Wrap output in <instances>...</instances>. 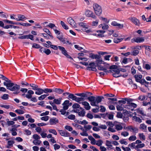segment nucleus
<instances>
[{"instance_id":"f257e3e1","label":"nucleus","mask_w":151,"mask_h":151,"mask_svg":"<svg viewBox=\"0 0 151 151\" xmlns=\"http://www.w3.org/2000/svg\"><path fill=\"white\" fill-rule=\"evenodd\" d=\"M104 97L102 96H98L96 97L91 96H89L88 99L89 101L90 102V104L92 106H98L99 103L101 102Z\"/></svg>"},{"instance_id":"f03ea898","label":"nucleus","mask_w":151,"mask_h":151,"mask_svg":"<svg viewBox=\"0 0 151 151\" xmlns=\"http://www.w3.org/2000/svg\"><path fill=\"white\" fill-rule=\"evenodd\" d=\"M93 8L95 14L97 16H100L102 12V9L100 6L96 3L93 5Z\"/></svg>"},{"instance_id":"7ed1b4c3","label":"nucleus","mask_w":151,"mask_h":151,"mask_svg":"<svg viewBox=\"0 0 151 151\" xmlns=\"http://www.w3.org/2000/svg\"><path fill=\"white\" fill-rule=\"evenodd\" d=\"M116 67H117L116 66ZM115 66H113L111 67L112 69H111L110 71L112 73L114 77H118L122 76L121 74L120 73L119 70L115 68Z\"/></svg>"},{"instance_id":"20e7f679","label":"nucleus","mask_w":151,"mask_h":151,"mask_svg":"<svg viewBox=\"0 0 151 151\" xmlns=\"http://www.w3.org/2000/svg\"><path fill=\"white\" fill-rule=\"evenodd\" d=\"M20 86L16 84H14L12 88H9L8 89L12 91H14V94H18L19 93Z\"/></svg>"},{"instance_id":"39448f33","label":"nucleus","mask_w":151,"mask_h":151,"mask_svg":"<svg viewBox=\"0 0 151 151\" xmlns=\"http://www.w3.org/2000/svg\"><path fill=\"white\" fill-rule=\"evenodd\" d=\"M106 124L108 126H109V127L108 128V130L112 132H116L115 129L113 128L114 126V124L112 122H106Z\"/></svg>"},{"instance_id":"423d86ee","label":"nucleus","mask_w":151,"mask_h":151,"mask_svg":"<svg viewBox=\"0 0 151 151\" xmlns=\"http://www.w3.org/2000/svg\"><path fill=\"white\" fill-rule=\"evenodd\" d=\"M87 69L90 70L96 71L97 69L96 68V63L94 62H91L90 63L88 66L87 68Z\"/></svg>"},{"instance_id":"0eeeda50","label":"nucleus","mask_w":151,"mask_h":151,"mask_svg":"<svg viewBox=\"0 0 151 151\" xmlns=\"http://www.w3.org/2000/svg\"><path fill=\"white\" fill-rule=\"evenodd\" d=\"M85 14L87 17H91L94 19H96V15L93 14L92 12L89 10H86L85 12Z\"/></svg>"},{"instance_id":"6e6552de","label":"nucleus","mask_w":151,"mask_h":151,"mask_svg":"<svg viewBox=\"0 0 151 151\" xmlns=\"http://www.w3.org/2000/svg\"><path fill=\"white\" fill-rule=\"evenodd\" d=\"M58 48L61 51L62 53L67 58H70L71 59H72V58L67 54V51L65 50L64 47L60 46H58Z\"/></svg>"},{"instance_id":"1a4fd4ad","label":"nucleus","mask_w":151,"mask_h":151,"mask_svg":"<svg viewBox=\"0 0 151 151\" xmlns=\"http://www.w3.org/2000/svg\"><path fill=\"white\" fill-rule=\"evenodd\" d=\"M129 20L136 25L139 26L140 24L139 20L135 17H131L129 18Z\"/></svg>"},{"instance_id":"9d476101","label":"nucleus","mask_w":151,"mask_h":151,"mask_svg":"<svg viewBox=\"0 0 151 151\" xmlns=\"http://www.w3.org/2000/svg\"><path fill=\"white\" fill-rule=\"evenodd\" d=\"M6 82H4V86H6L7 89H8L9 88H12V87L14 86V83H11L10 80H9L8 79V80H6L5 81Z\"/></svg>"},{"instance_id":"9b49d317","label":"nucleus","mask_w":151,"mask_h":151,"mask_svg":"<svg viewBox=\"0 0 151 151\" xmlns=\"http://www.w3.org/2000/svg\"><path fill=\"white\" fill-rule=\"evenodd\" d=\"M132 101H129L127 102V105L125 106L124 107L125 108H127L128 109H130V107H133V108H135L136 107L137 105L136 104L131 102Z\"/></svg>"},{"instance_id":"f8f14e48","label":"nucleus","mask_w":151,"mask_h":151,"mask_svg":"<svg viewBox=\"0 0 151 151\" xmlns=\"http://www.w3.org/2000/svg\"><path fill=\"white\" fill-rule=\"evenodd\" d=\"M135 81L136 82H139L141 84L142 81L143 79L142 78V76L141 75H135L134 76Z\"/></svg>"},{"instance_id":"ddd939ff","label":"nucleus","mask_w":151,"mask_h":151,"mask_svg":"<svg viewBox=\"0 0 151 151\" xmlns=\"http://www.w3.org/2000/svg\"><path fill=\"white\" fill-rule=\"evenodd\" d=\"M105 145L107 147V149L109 150H111L113 149L112 141L106 140Z\"/></svg>"},{"instance_id":"4468645a","label":"nucleus","mask_w":151,"mask_h":151,"mask_svg":"<svg viewBox=\"0 0 151 151\" xmlns=\"http://www.w3.org/2000/svg\"><path fill=\"white\" fill-rule=\"evenodd\" d=\"M67 22L72 27L74 28L76 27V23L71 17H70L67 19Z\"/></svg>"},{"instance_id":"2eb2a0df","label":"nucleus","mask_w":151,"mask_h":151,"mask_svg":"<svg viewBox=\"0 0 151 151\" xmlns=\"http://www.w3.org/2000/svg\"><path fill=\"white\" fill-rule=\"evenodd\" d=\"M114 128L115 130H116L117 131L121 130L123 128V127L122 125V124L120 123L114 124Z\"/></svg>"},{"instance_id":"dca6fc26","label":"nucleus","mask_w":151,"mask_h":151,"mask_svg":"<svg viewBox=\"0 0 151 151\" xmlns=\"http://www.w3.org/2000/svg\"><path fill=\"white\" fill-rule=\"evenodd\" d=\"M58 131L61 136L67 137L70 136V134L66 131L58 130Z\"/></svg>"},{"instance_id":"f3484780","label":"nucleus","mask_w":151,"mask_h":151,"mask_svg":"<svg viewBox=\"0 0 151 151\" xmlns=\"http://www.w3.org/2000/svg\"><path fill=\"white\" fill-rule=\"evenodd\" d=\"M111 24V25L114 26L118 27L120 29H122L124 27V25L123 24H120L117 23L115 21L112 22Z\"/></svg>"},{"instance_id":"a211bd4d","label":"nucleus","mask_w":151,"mask_h":151,"mask_svg":"<svg viewBox=\"0 0 151 151\" xmlns=\"http://www.w3.org/2000/svg\"><path fill=\"white\" fill-rule=\"evenodd\" d=\"M49 122L50 125H54L58 122V120L56 118L53 117L50 119Z\"/></svg>"},{"instance_id":"6ab92c4d","label":"nucleus","mask_w":151,"mask_h":151,"mask_svg":"<svg viewBox=\"0 0 151 151\" xmlns=\"http://www.w3.org/2000/svg\"><path fill=\"white\" fill-rule=\"evenodd\" d=\"M81 104L84 106V107L86 110H89L91 109V106L86 101L81 102Z\"/></svg>"},{"instance_id":"aec40b11","label":"nucleus","mask_w":151,"mask_h":151,"mask_svg":"<svg viewBox=\"0 0 151 151\" xmlns=\"http://www.w3.org/2000/svg\"><path fill=\"white\" fill-rule=\"evenodd\" d=\"M63 106V108L64 109H67L69 106V101L67 100L64 101L63 103L62 104Z\"/></svg>"},{"instance_id":"412c9836","label":"nucleus","mask_w":151,"mask_h":151,"mask_svg":"<svg viewBox=\"0 0 151 151\" xmlns=\"http://www.w3.org/2000/svg\"><path fill=\"white\" fill-rule=\"evenodd\" d=\"M145 38L143 37H138L134 39V41L135 42L140 43L144 41Z\"/></svg>"},{"instance_id":"4be33fe9","label":"nucleus","mask_w":151,"mask_h":151,"mask_svg":"<svg viewBox=\"0 0 151 151\" xmlns=\"http://www.w3.org/2000/svg\"><path fill=\"white\" fill-rule=\"evenodd\" d=\"M14 142L12 140H9L7 142V145L6 147L8 148H10L13 146Z\"/></svg>"},{"instance_id":"5701e85b","label":"nucleus","mask_w":151,"mask_h":151,"mask_svg":"<svg viewBox=\"0 0 151 151\" xmlns=\"http://www.w3.org/2000/svg\"><path fill=\"white\" fill-rule=\"evenodd\" d=\"M98 33L97 37H104V34L105 32V31L102 30H99L97 31Z\"/></svg>"},{"instance_id":"b1692460","label":"nucleus","mask_w":151,"mask_h":151,"mask_svg":"<svg viewBox=\"0 0 151 151\" xmlns=\"http://www.w3.org/2000/svg\"><path fill=\"white\" fill-rule=\"evenodd\" d=\"M79 25L80 27L84 29L85 30H86V29H88L89 27L88 24L86 23L83 22L79 23Z\"/></svg>"},{"instance_id":"393cba45","label":"nucleus","mask_w":151,"mask_h":151,"mask_svg":"<svg viewBox=\"0 0 151 151\" xmlns=\"http://www.w3.org/2000/svg\"><path fill=\"white\" fill-rule=\"evenodd\" d=\"M128 129L130 132H133L137 133L138 132L137 128L136 127H133L132 126H129Z\"/></svg>"},{"instance_id":"a878e982","label":"nucleus","mask_w":151,"mask_h":151,"mask_svg":"<svg viewBox=\"0 0 151 151\" xmlns=\"http://www.w3.org/2000/svg\"><path fill=\"white\" fill-rule=\"evenodd\" d=\"M133 99H132L125 98L123 99L122 100L119 101L118 102L119 103L125 104L126 103V101H127L128 102L129 101H133Z\"/></svg>"},{"instance_id":"bb28decb","label":"nucleus","mask_w":151,"mask_h":151,"mask_svg":"<svg viewBox=\"0 0 151 151\" xmlns=\"http://www.w3.org/2000/svg\"><path fill=\"white\" fill-rule=\"evenodd\" d=\"M36 91L35 92V94L39 95L42 94L44 92L43 89L38 88H37Z\"/></svg>"},{"instance_id":"cd10ccee","label":"nucleus","mask_w":151,"mask_h":151,"mask_svg":"<svg viewBox=\"0 0 151 151\" xmlns=\"http://www.w3.org/2000/svg\"><path fill=\"white\" fill-rule=\"evenodd\" d=\"M18 18H16L15 19L18 21H22L23 19H26L25 17L23 15L19 14L18 15Z\"/></svg>"},{"instance_id":"c85d7f7f","label":"nucleus","mask_w":151,"mask_h":151,"mask_svg":"<svg viewBox=\"0 0 151 151\" xmlns=\"http://www.w3.org/2000/svg\"><path fill=\"white\" fill-rule=\"evenodd\" d=\"M53 92H56L58 94H60L64 92V90L60 88H54L53 89Z\"/></svg>"},{"instance_id":"c756f323","label":"nucleus","mask_w":151,"mask_h":151,"mask_svg":"<svg viewBox=\"0 0 151 151\" xmlns=\"http://www.w3.org/2000/svg\"><path fill=\"white\" fill-rule=\"evenodd\" d=\"M124 105L119 104V105H117L116 106V109L118 111H122L124 109Z\"/></svg>"},{"instance_id":"7c9ffc66","label":"nucleus","mask_w":151,"mask_h":151,"mask_svg":"<svg viewBox=\"0 0 151 151\" xmlns=\"http://www.w3.org/2000/svg\"><path fill=\"white\" fill-rule=\"evenodd\" d=\"M44 32L47 34L51 38L53 39V36L51 34V33L49 29L47 28H44L43 29Z\"/></svg>"},{"instance_id":"2f4dec72","label":"nucleus","mask_w":151,"mask_h":151,"mask_svg":"<svg viewBox=\"0 0 151 151\" xmlns=\"http://www.w3.org/2000/svg\"><path fill=\"white\" fill-rule=\"evenodd\" d=\"M62 99V98H59L58 99H54L53 101L56 104H60L61 103Z\"/></svg>"},{"instance_id":"473e14b6","label":"nucleus","mask_w":151,"mask_h":151,"mask_svg":"<svg viewBox=\"0 0 151 151\" xmlns=\"http://www.w3.org/2000/svg\"><path fill=\"white\" fill-rule=\"evenodd\" d=\"M138 136L139 137V139L142 140H145L146 139L145 135L143 133H139Z\"/></svg>"},{"instance_id":"72a5a7b5","label":"nucleus","mask_w":151,"mask_h":151,"mask_svg":"<svg viewBox=\"0 0 151 151\" xmlns=\"http://www.w3.org/2000/svg\"><path fill=\"white\" fill-rule=\"evenodd\" d=\"M60 24L66 30H68L69 29V27L63 22L61 21Z\"/></svg>"},{"instance_id":"f704fd0d","label":"nucleus","mask_w":151,"mask_h":151,"mask_svg":"<svg viewBox=\"0 0 151 151\" xmlns=\"http://www.w3.org/2000/svg\"><path fill=\"white\" fill-rule=\"evenodd\" d=\"M80 109H81V110L78 112V114L81 116H83L85 114V111L81 107H80Z\"/></svg>"},{"instance_id":"c9c22d12","label":"nucleus","mask_w":151,"mask_h":151,"mask_svg":"<svg viewBox=\"0 0 151 151\" xmlns=\"http://www.w3.org/2000/svg\"><path fill=\"white\" fill-rule=\"evenodd\" d=\"M100 28L101 27V28L103 29H107L109 27L108 25L106 24H104L103 25L102 24H100L99 26Z\"/></svg>"},{"instance_id":"e433bc0d","label":"nucleus","mask_w":151,"mask_h":151,"mask_svg":"<svg viewBox=\"0 0 151 151\" xmlns=\"http://www.w3.org/2000/svg\"><path fill=\"white\" fill-rule=\"evenodd\" d=\"M132 119L133 120H134L136 122H138L139 123L142 122L141 119L139 117H138L136 116H133L132 117Z\"/></svg>"},{"instance_id":"4c0bfd02","label":"nucleus","mask_w":151,"mask_h":151,"mask_svg":"<svg viewBox=\"0 0 151 151\" xmlns=\"http://www.w3.org/2000/svg\"><path fill=\"white\" fill-rule=\"evenodd\" d=\"M98 68L99 70H103L105 72H106L107 70L106 68L103 66H102L101 65H97Z\"/></svg>"},{"instance_id":"58836bf2","label":"nucleus","mask_w":151,"mask_h":151,"mask_svg":"<svg viewBox=\"0 0 151 151\" xmlns=\"http://www.w3.org/2000/svg\"><path fill=\"white\" fill-rule=\"evenodd\" d=\"M41 142V141L40 139L34 140L33 142V143L36 145H39Z\"/></svg>"},{"instance_id":"ea45409f","label":"nucleus","mask_w":151,"mask_h":151,"mask_svg":"<svg viewBox=\"0 0 151 151\" xmlns=\"http://www.w3.org/2000/svg\"><path fill=\"white\" fill-rule=\"evenodd\" d=\"M47 27H48L51 28L53 29V30L57 28L56 26L54 24L52 23H50L47 26Z\"/></svg>"},{"instance_id":"a19ab883","label":"nucleus","mask_w":151,"mask_h":151,"mask_svg":"<svg viewBox=\"0 0 151 151\" xmlns=\"http://www.w3.org/2000/svg\"><path fill=\"white\" fill-rule=\"evenodd\" d=\"M137 139V137L135 135H132L130 136L128 138L129 141H133Z\"/></svg>"},{"instance_id":"79ce46f5","label":"nucleus","mask_w":151,"mask_h":151,"mask_svg":"<svg viewBox=\"0 0 151 151\" xmlns=\"http://www.w3.org/2000/svg\"><path fill=\"white\" fill-rule=\"evenodd\" d=\"M121 136L126 137L129 135V134L128 132L126 131H123L121 132Z\"/></svg>"},{"instance_id":"37998d69","label":"nucleus","mask_w":151,"mask_h":151,"mask_svg":"<svg viewBox=\"0 0 151 151\" xmlns=\"http://www.w3.org/2000/svg\"><path fill=\"white\" fill-rule=\"evenodd\" d=\"M84 100V99L82 97H77L76 96V98L75 101L76 102L79 103L80 104H81V102H80L83 101Z\"/></svg>"},{"instance_id":"c03bdc74","label":"nucleus","mask_w":151,"mask_h":151,"mask_svg":"<svg viewBox=\"0 0 151 151\" xmlns=\"http://www.w3.org/2000/svg\"><path fill=\"white\" fill-rule=\"evenodd\" d=\"M123 39L122 38H115L114 40V42L115 43H118L121 42L123 40Z\"/></svg>"},{"instance_id":"a18cd8bd","label":"nucleus","mask_w":151,"mask_h":151,"mask_svg":"<svg viewBox=\"0 0 151 151\" xmlns=\"http://www.w3.org/2000/svg\"><path fill=\"white\" fill-rule=\"evenodd\" d=\"M138 114H139L143 116L145 115L144 112L142 109H139L136 110Z\"/></svg>"},{"instance_id":"49530a36","label":"nucleus","mask_w":151,"mask_h":151,"mask_svg":"<svg viewBox=\"0 0 151 151\" xmlns=\"http://www.w3.org/2000/svg\"><path fill=\"white\" fill-rule=\"evenodd\" d=\"M15 112L19 115L22 114L24 113V111L20 109L16 110H15Z\"/></svg>"},{"instance_id":"de8ad7c7","label":"nucleus","mask_w":151,"mask_h":151,"mask_svg":"<svg viewBox=\"0 0 151 151\" xmlns=\"http://www.w3.org/2000/svg\"><path fill=\"white\" fill-rule=\"evenodd\" d=\"M48 131L49 133H52L55 135H57V134L56 131L54 129H50L48 130Z\"/></svg>"},{"instance_id":"09e8293b","label":"nucleus","mask_w":151,"mask_h":151,"mask_svg":"<svg viewBox=\"0 0 151 151\" xmlns=\"http://www.w3.org/2000/svg\"><path fill=\"white\" fill-rule=\"evenodd\" d=\"M44 90L43 93H51L53 92V90L51 89L46 88Z\"/></svg>"},{"instance_id":"8fccbe9b","label":"nucleus","mask_w":151,"mask_h":151,"mask_svg":"<svg viewBox=\"0 0 151 151\" xmlns=\"http://www.w3.org/2000/svg\"><path fill=\"white\" fill-rule=\"evenodd\" d=\"M103 143V141L102 140L99 139L98 141H96V145L98 146H101Z\"/></svg>"},{"instance_id":"3c124183","label":"nucleus","mask_w":151,"mask_h":151,"mask_svg":"<svg viewBox=\"0 0 151 151\" xmlns=\"http://www.w3.org/2000/svg\"><path fill=\"white\" fill-rule=\"evenodd\" d=\"M140 129L143 130H145L147 129V126L144 124H140Z\"/></svg>"},{"instance_id":"603ef678","label":"nucleus","mask_w":151,"mask_h":151,"mask_svg":"<svg viewBox=\"0 0 151 151\" xmlns=\"http://www.w3.org/2000/svg\"><path fill=\"white\" fill-rule=\"evenodd\" d=\"M143 67L146 70H150L151 68V64H145V66H143Z\"/></svg>"},{"instance_id":"864d4df0","label":"nucleus","mask_w":151,"mask_h":151,"mask_svg":"<svg viewBox=\"0 0 151 151\" xmlns=\"http://www.w3.org/2000/svg\"><path fill=\"white\" fill-rule=\"evenodd\" d=\"M4 22H6L7 23L12 24H18L16 22H14L12 21L9 20L7 19H5L4 20Z\"/></svg>"},{"instance_id":"5fc2aeb1","label":"nucleus","mask_w":151,"mask_h":151,"mask_svg":"<svg viewBox=\"0 0 151 151\" xmlns=\"http://www.w3.org/2000/svg\"><path fill=\"white\" fill-rule=\"evenodd\" d=\"M30 86L32 88V89L34 90H36L38 88V86L34 84H30Z\"/></svg>"},{"instance_id":"6e6d98bb","label":"nucleus","mask_w":151,"mask_h":151,"mask_svg":"<svg viewBox=\"0 0 151 151\" xmlns=\"http://www.w3.org/2000/svg\"><path fill=\"white\" fill-rule=\"evenodd\" d=\"M139 53V51L137 50H134L132 52V55L133 56H136Z\"/></svg>"},{"instance_id":"4d7b16f0","label":"nucleus","mask_w":151,"mask_h":151,"mask_svg":"<svg viewBox=\"0 0 151 151\" xmlns=\"http://www.w3.org/2000/svg\"><path fill=\"white\" fill-rule=\"evenodd\" d=\"M99 19L106 23H108L109 22V20L105 18L101 17H99Z\"/></svg>"},{"instance_id":"13d9d810","label":"nucleus","mask_w":151,"mask_h":151,"mask_svg":"<svg viewBox=\"0 0 151 151\" xmlns=\"http://www.w3.org/2000/svg\"><path fill=\"white\" fill-rule=\"evenodd\" d=\"M119 142L122 144H124L125 145H127L128 143L127 141H125V139H122L119 141Z\"/></svg>"},{"instance_id":"bf43d9fd","label":"nucleus","mask_w":151,"mask_h":151,"mask_svg":"<svg viewBox=\"0 0 151 151\" xmlns=\"http://www.w3.org/2000/svg\"><path fill=\"white\" fill-rule=\"evenodd\" d=\"M68 97L69 98L72 99L73 100H75L76 96H74L73 94H69Z\"/></svg>"},{"instance_id":"052dcab7","label":"nucleus","mask_w":151,"mask_h":151,"mask_svg":"<svg viewBox=\"0 0 151 151\" xmlns=\"http://www.w3.org/2000/svg\"><path fill=\"white\" fill-rule=\"evenodd\" d=\"M132 59L130 58H125L123 59L122 62L124 64L127 63L129 60L132 61Z\"/></svg>"},{"instance_id":"680f3d73","label":"nucleus","mask_w":151,"mask_h":151,"mask_svg":"<svg viewBox=\"0 0 151 151\" xmlns=\"http://www.w3.org/2000/svg\"><path fill=\"white\" fill-rule=\"evenodd\" d=\"M34 140L40 139V137L37 134H35L32 136Z\"/></svg>"},{"instance_id":"e2e57ef3","label":"nucleus","mask_w":151,"mask_h":151,"mask_svg":"<svg viewBox=\"0 0 151 151\" xmlns=\"http://www.w3.org/2000/svg\"><path fill=\"white\" fill-rule=\"evenodd\" d=\"M19 24L23 26L29 27L31 25V24L26 23H19Z\"/></svg>"},{"instance_id":"0e129e2a","label":"nucleus","mask_w":151,"mask_h":151,"mask_svg":"<svg viewBox=\"0 0 151 151\" xmlns=\"http://www.w3.org/2000/svg\"><path fill=\"white\" fill-rule=\"evenodd\" d=\"M98 56L97 55H95L93 54L90 55L89 57L93 59H96L98 58Z\"/></svg>"},{"instance_id":"69168bd1","label":"nucleus","mask_w":151,"mask_h":151,"mask_svg":"<svg viewBox=\"0 0 151 151\" xmlns=\"http://www.w3.org/2000/svg\"><path fill=\"white\" fill-rule=\"evenodd\" d=\"M145 146V144L144 143H140L137 145L136 146V147L137 148H142Z\"/></svg>"},{"instance_id":"338daca9","label":"nucleus","mask_w":151,"mask_h":151,"mask_svg":"<svg viewBox=\"0 0 151 151\" xmlns=\"http://www.w3.org/2000/svg\"><path fill=\"white\" fill-rule=\"evenodd\" d=\"M51 52L50 49L45 48L44 50V53H45L47 55H49Z\"/></svg>"},{"instance_id":"774afa93","label":"nucleus","mask_w":151,"mask_h":151,"mask_svg":"<svg viewBox=\"0 0 151 151\" xmlns=\"http://www.w3.org/2000/svg\"><path fill=\"white\" fill-rule=\"evenodd\" d=\"M49 118V117L48 116H45L42 117L41 119L42 120L47 121L48 120Z\"/></svg>"}]
</instances>
